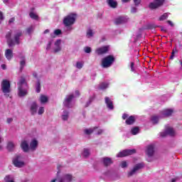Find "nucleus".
Returning <instances> with one entry per match:
<instances>
[{"mask_svg": "<svg viewBox=\"0 0 182 182\" xmlns=\"http://www.w3.org/2000/svg\"><path fill=\"white\" fill-rule=\"evenodd\" d=\"M11 36H12V32L9 31L6 35V38L7 39V43L9 48H12V46H15V43L16 45H19V43H21V36H22V31L19 30H16L14 31V42L11 38Z\"/></svg>", "mask_w": 182, "mask_h": 182, "instance_id": "f257e3e1", "label": "nucleus"}, {"mask_svg": "<svg viewBox=\"0 0 182 182\" xmlns=\"http://www.w3.org/2000/svg\"><path fill=\"white\" fill-rule=\"evenodd\" d=\"M17 85L18 86V95L19 97H24V96H26V95H28V90H29V85H28L26 79L23 77H21Z\"/></svg>", "mask_w": 182, "mask_h": 182, "instance_id": "f03ea898", "label": "nucleus"}, {"mask_svg": "<svg viewBox=\"0 0 182 182\" xmlns=\"http://www.w3.org/2000/svg\"><path fill=\"white\" fill-rule=\"evenodd\" d=\"M75 22H76V14H68L64 17L63 21V23L65 25V26H72Z\"/></svg>", "mask_w": 182, "mask_h": 182, "instance_id": "7ed1b4c3", "label": "nucleus"}, {"mask_svg": "<svg viewBox=\"0 0 182 182\" xmlns=\"http://www.w3.org/2000/svg\"><path fill=\"white\" fill-rule=\"evenodd\" d=\"M13 164L16 167H23L25 166V161H23V156L22 155L18 154L16 155L14 158L13 159Z\"/></svg>", "mask_w": 182, "mask_h": 182, "instance_id": "20e7f679", "label": "nucleus"}, {"mask_svg": "<svg viewBox=\"0 0 182 182\" xmlns=\"http://www.w3.org/2000/svg\"><path fill=\"white\" fill-rule=\"evenodd\" d=\"M114 62V57L113 55H107L102 60V68H110Z\"/></svg>", "mask_w": 182, "mask_h": 182, "instance_id": "39448f33", "label": "nucleus"}, {"mask_svg": "<svg viewBox=\"0 0 182 182\" xmlns=\"http://www.w3.org/2000/svg\"><path fill=\"white\" fill-rule=\"evenodd\" d=\"M1 90L5 94L11 92V83L8 80H4L1 82Z\"/></svg>", "mask_w": 182, "mask_h": 182, "instance_id": "423d86ee", "label": "nucleus"}, {"mask_svg": "<svg viewBox=\"0 0 182 182\" xmlns=\"http://www.w3.org/2000/svg\"><path fill=\"white\" fill-rule=\"evenodd\" d=\"M144 167V164H137L134 166V168L128 173V177H132V176H134L136 173L139 171V170H141Z\"/></svg>", "mask_w": 182, "mask_h": 182, "instance_id": "0eeeda50", "label": "nucleus"}, {"mask_svg": "<svg viewBox=\"0 0 182 182\" xmlns=\"http://www.w3.org/2000/svg\"><path fill=\"white\" fill-rule=\"evenodd\" d=\"M134 153H136V149H125L119 152L117 155V157H126L127 156H132V154H134Z\"/></svg>", "mask_w": 182, "mask_h": 182, "instance_id": "6e6552de", "label": "nucleus"}, {"mask_svg": "<svg viewBox=\"0 0 182 182\" xmlns=\"http://www.w3.org/2000/svg\"><path fill=\"white\" fill-rule=\"evenodd\" d=\"M164 4V0H154V2H151L149 4L150 9H156V8H159Z\"/></svg>", "mask_w": 182, "mask_h": 182, "instance_id": "1a4fd4ad", "label": "nucleus"}, {"mask_svg": "<svg viewBox=\"0 0 182 182\" xmlns=\"http://www.w3.org/2000/svg\"><path fill=\"white\" fill-rule=\"evenodd\" d=\"M167 135L168 136H176V132H174V129L173 128L168 127L166 129L164 132L161 133V137H166Z\"/></svg>", "mask_w": 182, "mask_h": 182, "instance_id": "9d476101", "label": "nucleus"}, {"mask_svg": "<svg viewBox=\"0 0 182 182\" xmlns=\"http://www.w3.org/2000/svg\"><path fill=\"white\" fill-rule=\"evenodd\" d=\"M109 49V46H102L97 48L95 50V53H97V55H105V53H107Z\"/></svg>", "mask_w": 182, "mask_h": 182, "instance_id": "9b49d317", "label": "nucleus"}, {"mask_svg": "<svg viewBox=\"0 0 182 182\" xmlns=\"http://www.w3.org/2000/svg\"><path fill=\"white\" fill-rule=\"evenodd\" d=\"M58 182H71L72 181V175L70 174H64L58 179Z\"/></svg>", "mask_w": 182, "mask_h": 182, "instance_id": "f8f14e48", "label": "nucleus"}, {"mask_svg": "<svg viewBox=\"0 0 182 182\" xmlns=\"http://www.w3.org/2000/svg\"><path fill=\"white\" fill-rule=\"evenodd\" d=\"M73 97H75L73 95L66 96L65 100L64 101V106H65V107H72V106H70V102H72Z\"/></svg>", "mask_w": 182, "mask_h": 182, "instance_id": "ddd939ff", "label": "nucleus"}, {"mask_svg": "<svg viewBox=\"0 0 182 182\" xmlns=\"http://www.w3.org/2000/svg\"><path fill=\"white\" fill-rule=\"evenodd\" d=\"M129 21V18L126 16H121L115 19L116 25H120L122 23H126Z\"/></svg>", "mask_w": 182, "mask_h": 182, "instance_id": "4468645a", "label": "nucleus"}, {"mask_svg": "<svg viewBox=\"0 0 182 182\" xmlns=\"http://www.w3.org/2000/svg\"><path fill=\"white\" fill-rule=\"evenodd\" d=\"M174 110L173 109H166L161 112L162 117H168V116H171Z\"/></svg>", "mask_w": 182, "mask_h": 182, "instance_id": "2eb2a0df", "label": "nucleus"}, {"mask_svg": "<svg viewBox=\"0 0 182 182\" xmlns=\"http://www.w3.org/2000/svg\"><path fill=\"white\" fill-rule=\"evenodd\" d=\"M105 103L107 105V107L109 109V110H113L114 106H113V101L110 100L109 97H105Z\"/></svg>", "mask_w": 182, "mask_h": 182, "instance_id": "dca6fc26", "label": "nucleus"}, {"mask_svg": "<svg viewBox=\"0 0 182 182\" xmlns=\"http://www.w3.org/2000/svg\"><path fill=\"white\" fill-rule=\"evenodd\" d=\"M146 154L149 157H151L154 154V146L149 145L146 148Z\"/></svg>", "mask_w": 182, "mask_h": 182, "instance_id": "f3484780", "label": "nucleus"}, {"mask_svg": "<svg viewBox=\"0 0 182 182\" xmlns=\"http://www.w3.org/2000/svg\"><path fill=\"white\" fill-rule=\"evenodd\" d=\"M30 111L31 114H36L37 112H38V105L36 104V102H33L31 105L30 107Z\"/></svg>", "mask_w": 182, "mask_h": 182, "instance_id": "a211bd4d", "label": "nucleus"}, {"mask_svg": "<svg viewBox=\"0 0 182 182\" xmlns=\"http://www.w3.org/2000/svg\"><path fill=\"white\" fill-rule=\"evenodd\" d=\"M19 58L20 59H21V61L20 62V72H22L26 65L25 55H23V54H20Z\"/></svg>", "mask_w": 182, "mask_h": 182, "instance_id": "6ab92c4d", "label": "nucleus"}, {"mask_svg": "<svg viewBox=\"0 0 182 182\" xmlns=\"http://www.w3.org/2000/svg\"><path fill=\"white\" fill-rule=\"evenodd\" d=\"M60 43H61V41L60 40H57L55 42V48H54V52L55 53H57V52H60L61 50V48H60Z\"/></svg>", "mask_w": 182, "mask_h": 182, "instance_id": "aec40b11", "label": "nucleus"}, {"mask_svg": "<svg viewBox=\"0 0 182 182\" xmlns=\"http://www.w3.org/2000/svg\"><path fill=\"white\" fill-rule=\"evenodd\" d=\"M21 147L23 151H29V145L28 144V141H23L21 142Z\"/></svg>", "mask_w": 182, "mask_h": 182, "instance_id": "412c9836", "label": "nucleus"}, {"mask_svg": "<svg viewBox=\"0 0 182 182\" xmlns=\"http://www.w3.org/2000/svg\"><path fill=\"white\" fill-rule=\"evenodd\" d=\"M5 56L8 60H11L12 59V57L14 56L12 50L11 49H7L5 51Z\"/></svg>", "mask_w": 182, "mask_h": 182, "instance_id": "4be33fe9", "label": "nucleus"}, {"mask_svg": "<svg viewBox=\"0 0 182 182\" xmlns=\"http://www.w3.org/2000/svg\"><path fill=\"white\" fill-rule=\"evenodd\" d=\"M107 3L110 8H117V1L114 0H107Z\"/></svg>", "mask_w": 182, "mask_h": 182, "instance_id": "5701e85b", "label": "nucleus"}, {"mask_svg": "<svg viewBox=\"0 0 182 182\" xmlns=\"http://www.w3.org/2000/svg\"><path fill=\"white\" fill-rule=\"evenodd\" d=\"M103 163L105 166H110V164H112L113 161H112V159L109 157H105V158H103Z\"/></svg>", "mask_w": 182, "mask_h": 182, "instance_id": "b1692460", "label": "nucleus"}, {"mask_svg": "<svg viewBox=\"0 0 182 182\" xmlns=\"http://www.w3.org/2000/svg\"><path fill=\"white\" fill-rule=\"evenodd\" d=\"M36 147H38V141L33 139L30 144V149L31 150H36Z\"/></svg>", "mask_w": 182, "mask_h": 182, "instance_id": "393cba45", "label": "nucleus"}, {"mask_svg": "<svg viewBox=\"0 0 182 182\" xmlns=\"http://www.w3.org/2000/svg\"><path fill=\"white\" fill-rule=\"evenodd\" d=\"M16 145L15 144V143L12 142V141H9L7 144V149L9 151H12V150H14L15 149V146Z\"/></svg>", "mask_w": 182, "mask_h": 182, "instance_id": "a878e982", "label": "nucleus"}, {"mask_svg": "<svg viewBox=\"0 0 182 182\" xmlns=\"http://www.w3.org/2000/svg\"><path fill=\"white\" fill-rule=\"evenodd\" d=\"M134 122H136V119L134 118V116H130L127 120H126V123L127 124H133V123H134Z\"/></svg>", "mask_w": 182, "mask_h": 182, "instance_id": "bb28decb", "label": "nucleus"}, {"mask_svg": "<svg viewBox=\"0 0 182 182\" xmlns=\"http://www.w3.org/2000/svg\"><path fill=\"white\" fill-rule=\"evenodd\" d=\"M107 87H109V83L107 82H102L99 85L100 90H105V89H107Z\"/></svg>", "mask_w": 182, "mask_h": 182, "instance_id": "cd10ccee", "label": "nucleus"}, {"mask_svg": "<svg viewBox=\"0 0 182 182\" xmlns=\"http://www.w3.org/2000/svg\"><path fill=\"white\" fill-rule=\"evenodd\" d=\"M29 16L31 18V19H34V21H38L39 19V16H38L33 11L30 12Z\"/></svg>", "mask_w": 182, "mask_h": 182, "instance_id": "c85d7f7f", "label": "nucleus"}, {"mask_svg": "<svg viewBox=\"0 0 182 182\" xmlns=\"http://www.w3.org/2000/svg\"><path fill=\"white\" fill-rule=\"evenodd\" d=\"M96 129H97V127H95L93 128L85 129L84 132L85 134H92V133H93Z\"/></svg>", "mask_w": 182, "mask_h": 182, "instance_id": "c756f323", "label": "nucleus"}, {"mask_svg": "<svg viewBox=\"0 0 182 182\" xmlns=\"http://www.w3.org/2000/svg\"><path fill=\"white\" fill-rule=\"evenodd\" d=\"M62 119L63 120H68L69 119V112L68 111H64L63 114L62 115Z\"/></svg>", "mask_w": 182, "mask_h": 182, "instance_id": "7c9ffc66", "label": "nucleus"}, {"mask_svg": "<svg viewBox=\"0 0 182 182\" xmlns=\"http://www.w3.org/2000/svg\"><path fill=\"white\" fill-rule=\"evenodd\" d=\"M4 181L5 182H14V177H12V176H11V175L6 176L4 178Z\"/></svg>", "mask_w": 182, "mask_h": 182, "instance_id": "2f4dec72", "label": "nucleus"}, {"mask_svg": "<svg viewBox=\"0 0 182 182\" xmlns=\"http://www.w3.org/2000/svg\"><path fill=\"white\" fill-rule=\"evenodd\" d=\"M82 156L84 157H89V156H90V151H89L87 149H85L82 153Z\"/></svg>", "mask_w": 182, "mask_h": 182, "instance_id": "473e14b6", "label": "nucleus"}, {"mask_svg": "<svg viewBox=\"0 0 182 182\" xmlns=\"http://www.w3.org/2000/svg\"><path fill=\"white\" fill-rule=\"evenodd\" d=\"M40 102L41 103H46V102H48V97L45 95H41L40 97Z\"/></svg>", "mask_w": 182, "mask_h": 182, "instance_id": "72a5a7b5", "label": "nucleus"}, {"mask_svg": "<svg viewBox=\"0 0 182 182\" xmlns=\"http://www.w3.org/2000/svg\"><path fill=\"white\" fill-rule=\"evenodd\" d=\"M36 92L37 93L41 92V82L40 81L37 82L36 87Z\"/></svg>", "mask_w": 182, "mask_h": 182, "instance_id": "f704fd0d", "label": "nucleus"}, {"mask_svg": "<svg viewBox=\"0 0 182 182\" xmlns=\"http://www.w3.org/2000/svg\"><path fill=\"white\" fill-rule=\"evenodd\" d=\"M167 18H168V14H167V13H165L160 16L159 21H166Z\"/></svg>", "mask_w": 182, "mask_h": 182, "instance_id": "c9c22d12", "label": "nucleus"}, {"mask_svg": "<svg viewBox=\"0 0 182 182\" xmlns=\"http://www.w3.org/2000/svg\"><path fill=\"white\" fill-rule=\"evenodd\" d=\"M131 133L134 135L137 134V133H139V127H134L132 130H131Z\"/></svg>", "mask_w": 182, "mask_h": 182, "instance_id": "e433bc0d", "label": "nucleus"}, {"mask_svg": "<svg viewBox=\"0 0 182 182\" xmlns=\"http://www.w3.org/2000/svg\"><path fill=\"white\" fill-rule=\"evenodd\" d=\"M76 68L77 69H82L83 68V62H77Z\"/></svg>", "mask_w": 182, "mask_h": 182, "instance_id": "4c0bfd02", "label": "nucleus"}, {"mask_svg": "<svg viewBox=\"0 0 182 182\" xmlns=\"http://www.w3.org/2000/svg\"><path fill=\"white\" fill-rule=\"evenodd\" d=\"M87 38H92V36H93V31H92V29L87 30Z\"/></svg>", "mask_w": 182, "mask_h": 182, "instance_id": "58836bf2", "label": "nucleus"}, {"mask_svg": "<svg viewBox=\"0 0 182 182\" xmlns=\"http://www.w3.org/2000/svg\"><path fill=\"white\" fill-rule=\"evenodd\" d=\"M33 29H35V28L33 27V26H31L30 27H28L27 28V33L31 35V33H32L33 32Z\"/></svg>", "mask_w": 182, "mask_h": 182, "instance_id": "ea45409f", "label": "nucleus"}, {"mask_svg": "<svg viewBox=\"0 0 182 182\" xmlns=\"http://www.w3.org/2000/svg\"><path fill=\"white\" fill-rule=\"evenodd\" d=\"M151 122H153V123H158L159 122V117L153 116L151 117Z\"/></svg>", "mask_w": 182, "mask_h": 182, "instance_id": "a19ab883", "label": "nucleus"}, {"mask_svg": "<svg viewBox=\"0 0 182 182\" xmlns=\"http://www.w3.org/2000/svg\"><path fill=\"white\" fill-rule=\"evenodd\" d=\"M43 113H45V108H43V107H40L38 109V114H43Z\"/></svg>", "mask_w": 182, "mask_h": 182, "instance_id": "79ce46f5", "label": "nucleus"}, {"mask_svg": "<svg viewBox=\"0 0 182 182\" xmlns=\"http://www.w3.org/2000/svg\"><path fill=\"white\" fill-rule=\"evenodd\" d=\"M121 167L122 168H126V167H127V162H126V161L121 162Z\"/></svg>", "mask_w": 182, "mask_h": 182, "instance_id": "37998d69", "label": "nucleus"}, {"mask_svg": "<svg viewBox=\"0 0 182 182\" xmlns=\"http://www.w3.org/2000/svg\"><path fill=\"white\" fill-rule=\"evenodd\" d=\"M84 50L85 53H90V52H92V48L90 47H85Z\"/></svg>", "mask_w": 182, "mask_h": 182, "instance_id": "c03bdc74", "label": "nucleus"}, {"mask_svg": "<svg viewBox=\"0 0 182 182\" xmlns=\"http://www.w3.org/2000/svg\"><path fill=\"white\" fill-rule=\"evenodd\" d=\"M94 99H95V97H90V99H89V101L87 102V105H85V107H87V106H89V105H90V103L92 102H93Z\"/></svg>", "mask_w": 182, "mask_h": 182, "instance_id": "a18cd8bd", "label": "nucleus"}, {"mask_svg": "<svg viewBox=\"0 0 182 182\" xmlns=\"http://www.w3.org/2000/svg\"><path fill=\"white\" fill-rule=\"evenodd\" d=\"M60 33H62V31H60V29H56L54 31V35L58 36L60 35Z\"/></svg>", "mask_w": 182, "mask_h": 182, "instance_id": "49530a36", "label": "nucleus"}, {"mask_svg": "<svg viewBox=\"0 0 182 182\" xmlns=\"http://www.w3.org/2000/svg\"><path fill=\"white\" fill-rule=\"evenodd\" d=\"M140 2H141V0H134V4L136 6L140 5Z\"/></svg>", "mask_w": 182, "mask_h": 182, "instance_id": "de8ad7c7", "label": "nucleus"}, {"mask_svg": "<svg viewBox=\"0 0 182 182\" xmlns=\"http://www.w3.org/2000/svg\"><path fill=\"white\" fill-rule=\"evenodd\" d=\"M131 12L132 14H136L137 12V8L132 7Z\"/></svg>", "mask_w": 182, "mask_h": 182, "instance_id": "09e8293b", "label": "nucleus"}, {"mask_svg": "<svg viewBox=\"0 0 182 182\" xmlns=\"http://www.w3.org/2000/svg\"><path fill=\"white\" fill-rule=\"evenodd\" d=\"M14 22H15V17L11 18L9 21V25H11V23H14Z\"/></svg>", "mask_w": 182, "mask_h": 182, "instance_id": "8fccbe9b", "label": "nucleus"}, {"mask_svg": "<svg viewBox=\"0 0 182 182\" xmlns=\"http://www.w3.org/2000/svg\"><path fill=\"white\" fill-rule=\"evenodd\" d=\"M4 19H5L4 14L2 13V11H0V21H4Z\"/></svg>", "mask_w": 182, "mask_h": 182, "instance_id": "3c124183", "label": "nucleus"}, {"mask_svg": "<svg viewBox=\"0 0 182 182\" xmlns=\"http://www.w3.org/2000/svg\"><path fill=\"white\" fill-rule=\"evenodd\" d=\"M131 70L132 72H134V63H131Z\"/></svg>", "mask_w": 182, "mask_h": 182, "instance_id": "603ef678", "label": "nucleus"}, {"mask_svg": "<svg viewBox=\"0 0 182 182\" xmlns=\"http://www.w3.org/2000/svg\"><path fill=\"white\" fill-rule=\"evenodd\" d=\"M127 117H129V114H124L122 115V119H123L124 120H126V119H127Z\"/></svg>", "mask_w": 182, "mask_h": 182, "instance_id": "864d4df0", "label": "nucleus"}, {"mask_svg": "<svg viewBox=\"0 0 182 182\" xmlns=\"http://www.w3.org/2000/svg\"><path fill=\"white\" fill-rule=\"evenodd\" d=\"M52 46V42H49L48 44L47 45V48L46 49L48 50V49H50V46Z\"/></svg>", "mask_w": 182, "mask_h": 182, "instance_id": "5fc2aeb1", "label": "nucleus"}, {"mask_svg": "<svg viewBox=\"0 0 182 182\" xmlns=\"http://www.w3.org/2000/svg\"><path fill=\"white\" fill-rule=\"evenodd\" d=\"M167 23H168V25H171V26H174V24H173V22H171V21H168Z\"/></svg>", "mask_w": 182, "mask_h": 182, "instance_id": "6e6d98bb", "label": "nucleus"}, {"mask_svg": "<svg viewBox=\"0 0 182 182\" xmlns=\"http://www.w3.org/2000/svg\"><path fill=\"white\" fill-rule=\"evenodd\" d=\"M12 118H8L7 119V123H12Z\"/></svg>", "mask_w": 182, "mask_h": 182, "instance_id": "4d7b16f0", "label": "nucleus"}, {"mask_svg": "<svg viewBox=\"0 0 182 182\" xmlns=\"http://www.w3.org/2000/svg\"><path fill=\"white\" fill-rule=\"evenodd\" d=\"M80 96V92L79 91H75V97Z\"/></svg>", "mask_w": 182, "mask_h": 182, "instance_id": "13d9d810", "label": "nucleus"}, {"mask_svg": "<svg viewBox=\"0 0 182 182\" xmlns=\"http://www.w3.org/2000/svg\"><path fill=\"white\" fill-rule=\"evenodd\" d=\"M102 133H103V130L102 129H99L97 134H102Z\"/></svg>", "mask_w": 182, "mask_h": 182, "instance_id": "bf43d9fd", "label": "nucleus"}, {"mask_svg": "<svg viewBox=\"0 0 182 182\" xmlns=\"http://www.w3.org/2000/svg\"><path fill=\"white\" fill-rule=\"evenodd\" d=\"M1 68L5 70V69H6V65L5 64L1 65Z\"/></svg>", "mask_w": 182, "mask_h": 182, "instance_id": "052dcab7", "label": "nucleus"}, {"mask_svg": "<svg viewBox=\"0 0 182 182\" xmlns=\"http://www.w3.org/2000/svg\"><path fill=\"white\" fill-rule=\"evenodd\" d=\"M33 76L34 77H38V74L36 72H34V73H33Z\"/></svg>", "mask_w": 182, "mask_h": 182, "instance_id": "680f3d73", "label": "nucleus"}, {"mask_svg": "<svg viewBox=\"0 0 182 182\" xmlns=\"http://www.w3.org/2000/svg\"><path fill=\"white\" fill-rule=\"evenodd\" d=\"M43 33H44V35L46 34V33H49V29L45 30Z\"/></svg>", "mask_w": 182, "mask_h": 182, "instance_id": "e2e57ef3", "label": "nucleus"}, {"mask_svg": "<svg viewBox=\"0 0 182 182\" xmlns=\"http://www.w3.org/2000/svg\"><path fill=\"white\" fill-rule=\"evenodd\" d=\"M177 181V178H174L171 179V182H176Z\"/></svg>", "mask_w": 182, "mask_h": 182, "instance_id": "0e129e2a", "label": "nucleus"}, {"mask_svg": "<svg viewBox=\"0 0 182 182\" xmlns=\"http://www.w3.org/2000/svg\"><path fill=\"white\" fill-rule=\"evenodd\" d=\"M170 59H174V55L171 54Z\"/></svg>", "mask_w": 182, "mask_h": 182, "instance_id": "69168bd1", "label": "nucleus"}, {"mask_svg": "<svg viewBox=\"0 0 182 182\" xmlns=\"http://www.w3.org/2000/svg\"><path fill=\"white\" fill-rule=\"evenodd\" d=\"M21 182H29V181L28 179H24L23 181H22Z\"/></svg>", "mask_w": 182, "mask_h": 182, "instance_id": "338daca9", "label": "nucleus"}, {"mask_svg": "<svg viewBox=\"0 0 182 182\" xmlns=\"http://www.w3.org/2000/svg\"><path fill=\"white\" fill-rule=\"evenodd\" d=\"M4 4H8V0H4Z\"/></svg>", "mask_w": 182, "mask_h": 182, "instance_id": "774afa93", "label": "nucleus"}]
</instances>
